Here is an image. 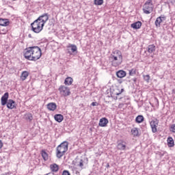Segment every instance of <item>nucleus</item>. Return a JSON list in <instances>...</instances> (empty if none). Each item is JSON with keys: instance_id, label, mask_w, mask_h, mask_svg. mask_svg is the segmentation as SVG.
Here are the masks:
<instances>
[{"instance_id": "nucleus-1", "label": "nucleus", "mask_w": 175, "mask_h": 175, "mask_svg": "<svg viewBox=\"0 0 175 175\" xmlns=\"http://www.w3.org/2000/svg\"><path fill=\"white\" fill-rule=\"evenodd\" d=\"M23 55L29 61H38L42 57V50L38 46H30L25 49Z\"/></svg>"}, {"instance_id": "nucleus-2", "label": "nucleus", "mask_w": 175, "mask_h": 175, "mask_svg": "<svg viewBox=\"0 0 175 175\" xmlns=\"http://www.w3.org/2000/svg\"><path fill=\"white\" fill-rule=\"evenodd\" d=\"M69 144L68 142L65 141L61 144V145H59L56 148V157L58 158V159H60L62 157H64L65 155V152L68 151V146Z\"/></svg>"}, {"instance_id": "nucleus-3", "label": "nucleus", "mask_w": 175, "mask_h": 175, "mask_svg": "<svg viewBox=\"0 0 175 175\" xmlns=\"http://www.w3.org/2000/svg\"><path fill=\"white\" fill-rule=\"evenodd\" d=\"M31 26L33 32L35 33H39L43 31V27H44V25H43V23L42 24L36 19L31 24Z\"/></svg>"}, {"instance_id": "nucleus-4", "label": "nucleus", "mask_w": 175, "mask_h": 175, "mask_svg": "<svg viewBox=\"0 0 175 175\" xmlns=\"http://www.w3.org/2000/svg\"><path fill=\"white\" fill-rule=\"evenodd\" d=\"M142 10L145 14H150V13H152V10H154L152 0L146 1L143 5Z\"/></svg>"}, {"instance_id": "nucleus-5", "label": "nucleus", "mask_w": 175, "mask_h": 175, "mask_svg": "<svg viewBox=\"0 0 175 175\" xmlns=\"http://www.w3.org/2000/svg\"><path fill=\"white\" fill-rule=\"evenodd\" d=\"M109 59L111 62V65L112 66H120V65H121V64H122V57H116V56H110L109 57Z\"/></svg>"}, {"instance_id": "nucleus-6", "label": "nucleus", "mask_w": 175, "mask_h": 175, "mask_svg": "<svg viewBox=\"0 0 175 175\" xmlns=\"http://www.w3.org/2000/svg\"><path fill=\"white\" fill-rule=\"evenodd\" d=\"M59 91L62 96H69L70 95V89L65 85H61L59 88Z\"/></svg>"}, {"instance_id": "nucleus-7", "label": "nucleus", "mask_w": 175, "mask_h": 175, "mask_svg": "<svg viewBox=\"0 0 175 175\" xmlns=\"http://www.w3.org/2000/svg\"><path fill=\"white\" fill-rule=\"evenodd\" d=\"M158 124H159V120H158V119H155L150 121V128L152 129V133H157L158 131V129H157L158 128Z\"/></svg>"}, {"instance_id": "nucleus-8", "label": "nucleus", "mask_w": 175, "mask_h": 175, "mask_svg": "<svg viewBox=\"0 0 175 175\" xmlns=\"http://www.w3.org/2000/svg\"><path fill=\"white\" fill-rule=\"evenodd\" d=\"M49 14L47 13H44L42 15L40 16L36 20L40 23L41 24H43V25H44V24H46V23H47V21H49Z\"/></svg>"}, {"instance_id": "nucleus-9", "label": "nucleus", "mask_w": 175, "mask_h": 175, "mask_svg": "<svg viewBox=\"0 0 175 175\" xmlns=\"http://www.w3.org/2000/svg\"><path fill=\"white\" fill-rule=\"evenodd\" d=\"M117 148L118 150H120L121 151H124L125 149L129 150V148L126 146V142L122 140L118 142Z\"/></svg>"}, {"instance_id": "nucleus-10", "label": "nucleus", "mask_w": 175, "mask_h": 175, "mask_svg": "<svg viewBox=\"0 0 175 175\" xmlns=\"http://www.w3.org/2000/svg\"><path fill=\"white\" fill-rule=\"evenodd\" d=\"M7 105L8 109H10L11 110L13 109H16V101L12 99H9L8 103L5 104Z\"/></svg>"}, {"instance_id": "nucleus-11", "label": "nucleus", "mask_w": 175, "mask_h": 175, "mask_svg": "<svg viewBox=\"0 0 175 175\" xmlns=\"http://www.w3.org/2000/svg\"><path fill=\"white\" fill-rule=\"evenodd\" d=\"M9 93L5 92L3 96L1 97V105L5 106L6 103L9 101Z\"/></svg>"}, {"instance_id": "nucleus-12", "label": "nucleus", "mask_w": 175, "mask_h": 175, "mask_svg": "<svg viewBox=\"0 0 175 175\" xmlns=\"http://www.w3.org/2000/svg\"><path fill=\"white\" fill-rule=\"evenodd\" d=\"M107 124H109V120H107V118H102L101 119H100L98 125L99 126L105 127L107 126Z\"/></svg>"}, {"instance_id": "nucleus-13", "label": "nucleus", "mask_w": 175, "mask_h": 175, "mask_svg": "<svg viewBox=\"0 0 175 175\" xmlns=\"http://www.w3.org/2000/svg\"><path fill=\"white\" fill-rule=\"evenodd\" d=\"M46 107L50 111H54L57 109V104L55 103H49L47 104Z\"/></svg>"}, {"instance_id": "nucleus-14", "label": "nucleus", "mask_w": 175, "mask_h": 175, "mask_svg": "<svg viewBox=\"0 0 175 175\" xmlns=\"http://www.w3.org/2000/svg\"><path fill=\"white\" fill-rule=\"evenodd\" d=\"M131 27L133 29H140V28H142V23L140 21H137L131 24Z\"/></svg>"}, {"instance_id": "nucleus-15", "label": "nucleus", "mask_w": 175, "mask_h": 175, "mask_svg": "<svg viewBox=\"0 0 175 175\" xmlns=\"http://www.w3.org/2000/svg\"><path fill=\"white\" fill-rule=\"evenodd\" d=\"M110 57H122V53H121V51L120 50H115L112 51V53L111 54Z\"/></svg>"}, {"instance_id": "nucleus-16", "label": "nucleus", "mask_w": 175, "mask_h": 175, "mask_svg": "<svg viewBox=\"0 0 175 175\" xmlns=\"http://www.w3.org/2000/svg\"><path fill=\"white\" fill-rule=\"evenodd\" d=\"M10 24L9 19L0 18V25L1 27H8Z\"/></svg>"}, {"instance_id": "nucleus-17", "label": "nucleus", "mask_w": 175, "mask_h": 175, "mask_svg": "<svg viewBox=\"0 0 175 175\" xmlns=\"http://www.w3.org/2000/svg\"><path fill=\"white\" fill-rule=\"evenodd\" d=\"M116 76L119 79H122L123 77H125V76H126V72H125L122 70H120L116 72Z\"/></svg>"}, {"instance_id": "nucleus-18", "label": "nucleus", "mask_w": 175, "mask_h": 175, "mask_svg": "<svg viewBox=\"0 0 175 175\" xmlns=\"http://www.w3.org/2000/svg\"><path fill=\"white\" fill-rule=\"evenodd\" d=\"M67 49H70L72 53H77V46L73 44H69Z\"/></svg>"}, {"instance_id": "nucleus-19", "label": "nucleus", "mask_w": 175, "mask_h": 175, "mask_svg": "<svg viewBox=\"0 0 175 175\" xmlns=\"http://www.w3.org/2000/svg\"><path fill=\"white\" fill-rule=\"evenodd\" d=\"M54 119L57 122H62V121H64V116L61 114H56L54 116Z\"/></svg>"}, {"instance_id": "nucleus-20", "label": "nucleus", "mask_w": 175, "mask_h": 175, "mask_svg": "<svg viewBox=\"0 0 175 175\" xmlns=\"http://www.w3.org/2000/svg\"><path fill=\"white\" fill-rule=\"evenodd\" d=\"M156 46L154 44H150L147 47L148 52L150 53V54L154 53L156 50Z\"/></svg>"}, {"instance_id": "nucleus-21", "label": "nucleus", "mask_w": 175, "mask_h": 175, "mask_svg": "<svg viewBox=\"0 0 175 175\" xmlns=\"http://www.w3.org/2000/svg\"><path fill=\"white\" fill-rule=\"evenodd\" d=\"M131 134L134 137H139V129L136 127H134L131 129Z\"/></svg>"}, {"instance_id": "nucleus-22", "label": "nucleus", "mask_w": 175, "mask_h": 175, "mask_svg": "<svg viewBox=\"0 0 175 175\" xmlns=\"http://www.w3.org/2000/svg\"><path fill=\"white\" fill-rule=\"evenodd\" d=\"M168 147H174V140L173 137H169L167 139Z\"/></svg>"}, {"instance_id": "nucleus-23", "label": "nucleus", "mask_w": 175, "mask_h": 175, "mask_svg": "<svg viewBox=\"0 0 175 175\" xmlns=\"http://www.w3.org/2000/svg\"><path fill=\"white\" fill-rule=\"evenodd\" d=\"M28 76H29V72H28V71H23L21 73V79L23 81H24V80H27V77H28Z\"/></svg>"}, {"instance_id": "nucleus-24", "label": "nucleus", "mask_w": 175, "mask_h": 175, "mask_svg": "<svg viewBox=\"0 0 175 175\" xmlns=\"http://www.w3.org/2000/svg\"><path fill=\"white\" fill-rule=\"evenodd\" d=\"M144 121V117L142 115H139L135 118V122L137 124H142Z\"/></svg>"}, {"instance_id": "nucleus-25", "label": "nucleus", "mask_w": 175, "mask_h": 175, "mask_svg": "<svg viewBox=\"0 0 175 175\" xmlns=\"http://www.w3.org/2000/svg\"><path fill=\"white\" fill-rule=\"evenodd\" d=\"M72 83L73 79H72L70 77H67L64 81V84H66V85H71Z\"/></svg>"}, {"instance_id": "nucleus-26", "label": "nucleus", "mask_w": 175, "mask_h": 175, "mask_svg": "<svg viewBox=\"0 0 175 175\" xmlns=\"http://www.w3.org/2000/svg\"><path fill=\"white\" fill-rule=\"evenodd\" d=\"M41 155H42L44 161H47L49 159V154H47V152H46V150H42L41 151Z\"/></svg>"}, {"instance_id": "nucleus-27", "label": "nucleus", "mask_w": 175, "mask_h": 175, "mask_svg": "<svg viewBox=\"0 0 175 175\" xmlns=\"http://www.w3.org/2000/svg\"><path fill=\"white\" fill-rule=\"evenodd\" d=\"M50 168L52 172H58L59 169V167H58V165H57L56 163L51 165Z\"/></svg>"}, {"instance_id": "nucleus-28", "label": "nucleus", "mask_w": 175, "mask_h": 175, "mask_svg": "<svg viewBox=\"0 0 175 175\" xmlns=\"http://www.w3.org/2000/svg\"><path fill=\"white\" fill-rule=\"evenodd\" d=\"M124 91V89H121V91H120V89L118 88H115L113 90V95H121L122 94V92Z\"/></svg>"}, {"instance_id": "nucleus-29", "label": "nucleus", "mask_w": 175, "mask_h": 175, "mask_svg": "<svg viewBox=\"0 0 175 175\" xmlns=\"http://www.w3.org/2000/svg\"><path fill=\"white\" fill-rule=\"evenodd\" d=\"M161 23H162V18L161 17L157 18L154 22L156 27H161Z\"/></svg>"}, {"instance_id": "nucleus-30", "label": "nucleus", "mask_w": 175, "mask_h": 175, "mask_svg": "<svg viewBox=\"0 0 175 175\" xmlns=\"http://www.w3.org/2000/svg\"><path fill=\"white\" fill-rule=\"evenodd\" d=\"M25 118L27 121H32L33 120V116H32V113H27L26 116H25Z\"/></svg>"}, {"instance_id": "nucleus-31", "label": "nucleus", "mask_w": 175, "mask_h": 175, "mask_svg": "<svg viewBox=\"0 0 175 175\" xmlns=\"http://www.w3.org/2000/svg\"><path fill=\"white\" fill-rule=\"evenodd\" d=\"M94 5L97 6L103 5V0H94Z\"/></svg>"}, {"instance_id": "nucleus-32", "label": "nucleus", "mask_w": 175, "mask_h": 175, "mask_svg": "<svg viewBox=\"0 0 175 175\" xmlns=\"http://www.w3.org/2000/svg\"><path fill=\"white\" fill-rule=\"evenodd\" d=\"M129 73L130 76H135L136 75V68H132L129 70Z\"/></svg>"}, {"instance_id": "nucleus-33", "label": "nucleus", "mask_w": 175, "mask_h": 175, "mask_svg": "<svg viewBox=\"0 0 175 175\" xmlns=\"http://www.w3.org/2000/svg\"><path fill=\"white\" fill-rule=\"evenodd\" d=\"M170 131L173 132V133H175V124L170 126Z\"/></svg>"}, {"instance_id": "nucleus-34", "label": "nucleus", "mask_w": 175, "mask_h": 175, "mask_svg": "<svg viewBox=\"0 0 175 175\" xmlns=\"http://www.w3.org/2000/svg\"><path fill=\"white\" fill-rule=\"evenodd\" d=\"M144 80H145V81H148L149 80H150V75H145L144 77Z\"/></svg>"}, {"instance_id": "nucleus-35", "label": "nucleus", "mask_w": 175, "mask_h": 175, "mask_svg": "<svg viewBox=\"0 0 175 175\" xmlns=\"http://www.w3.org/2000/svg\"><path fill=\"white\" fill-rule=\"evenodd\" d=\"M83 162H84V161H83V159H81V160H80L79 164V166L80 167H83V166H84Z\"/></svg>"}, {"instance_id": "nucleus-36", "label": "nucleus", "mask_w": 175, "mask_h": 175, "mask_svg": "<svg viewBox=\"0 0 175 175\" xmlns=\"http://www.w3.org/2000/svg\"><path fill=\"white\" fill-rule=\"evenodd\" d=\"M62 175H70V173L68 170L63 171Z\"/></svg>"}, {"instance_id": "nucleus-37", "label": "nucleus", "mask_w": 175, "mask_h": 175, "mask_svg": "<svg viewBox=\"0 0 175 175\" xmlns=\"http://www.w3.org/2000/svg\"><path fill=\"white\" fill-rule=\"evenodd\" d=\"M99 104L97 102H93L91 103V106H98Z\"/></svg>"}, {"instance_id": "nucleus-38", "label": "nucleus", "mask_w": 175, "mask_h": 175, "mask_svg": "<svg viewBox=\"0 0 175 175\" xmlns=\"http://www.w3.org/2000/svg\"><path fill=\"white\" fill-rule=\"evenodd\" d=\"M159 17H161V22H162V21H165V20H166V16H159Z\"/></svg>"}, {"instance_id": "nucleus-39", "label": "nucleus", "mask_w": 175, "mask_h": 175, "mask_svg": "<svg viewBox=\"0 0 175 175\" xmlns=\"http://www.w3.org/2000/svg\"><path fill=\"white\" fill-rule=\"evenodd\" d=\"M132 81H133L134 83H136V81H137V78H133L131 79Z\"/></svg>"}, {"instance_id": "nucleus-40", "label": "nucleus", "mask_w": 175, "mask_h": 175, "mask_svg": "<svg viewBox=\"0 0 175 175\" xmlns=\"http://www.w3.org/2000/svg\"><path fill=\"white\" fill-rule=\"evenodd\" d=\"M1 147H3V143H2V141L0 140V148H1Z\"/></svg>"}, {"instance_id": "nucleus-41", "label": "nucleus", "mask_w": 175, "mask_h": 175, "mask_svg": "<svg viewBox=\"0 0 175 175\" xmlns=\"http://www.w3.org/2000/svg\"><path fill=\"white\" fill-rule=\"evenodd\" d=\"M1 175H10L9 172H5L4 174H1Z\"/></svg>"}, {"instance_id": "nucleus-42", "label": "nucleus", "mask_w": 175, "mask_h": 175, "mask_svg": "<svg viewBox=\"0 0 175 175\" xmlns=\"http://www.w3.org/2000/svg\"><path fill=\"white\" fill-rule=\"evenodd\" d=\"M106 167H107V169H109V167H110V164L107 163Z\"/></svg>"}, {"instance_id": "nucleus-43", "label": "nucleus", "mask_w": 175, "mask_h": 175, "mask_svg": "<svg viewBox=\"0 0 175 175\" xmlns=\"http://www.w3.org/2000/svg\"><path fill=\"white\" fill-rule=\"evenodd\" d=\"M173 94H175V88L172 90Z\"/></svg>"}, {"instance_id": "nucleus-44", "label": "nucleus", "mask_w": 175, "mask_h": 175, "mask_svg": "<svg viewBox=\"0 0 175 175\" xmlns=\"http://www.w3.org/2000/svg\"><path fill=\"white\" fill-rule=\"evenodd\" d=\"M28 36H29V38H32V36H31V34H29Z\"/></svg>"}]
</instances>
